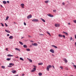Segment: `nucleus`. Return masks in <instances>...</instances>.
Segmentation results:
<instances>
[{
  "label": "nucleus",
  "mask_w": 76,
  "mask_h": 76,
  "mask_svg": "<svg viewBox=\"0 0 76 76\" xmlns=\"http://www.w3.org/2000/svg\"><path fill=\"white\" fill-rule=\"evenodd\" d=\"M52 67V66H51V65H50L48 66L46 68V69H47V71H49L50 68H51Z\"/></svg>",
  "instance_id": "nucleus-1"
},
{
  "label": "nucleus",
  "mask_w": 76,
  "mask_h": 76,
  "mask_svg": "<svg viewBox=\"0 0 76 76\" xmlns=\"http://www.w3.org/2000/svg\"><path fill=\"white\" fill-rule=\"evenodd\" d=\"M32 22H38L39 20L37 19H34L32 20Z\"/></svg>",
  "instance_id": "nucleus-2"
},
{
  "label": "nucleus",
  "mask_w": 76,
  "mask_h": 76,
  "mask_svg": "<svg viewBox=\"0 0 76 76\" xmlns=\"http://www.w3.org/2000/svg\"><path fill=\"white\" fill-rule=\"evenodd\" d=\"M55 27H59L60 26V24H59L56 23L55 24Z\"/></svg>",
  "instance_id": "nucleus-3"
},
{
  "label": "nucleus",
  "mask_w": 76,
  "mask_h": 76,
  "mask_svg": "<svg viewBox=\"0 0 76 76\" xmlns=\"http://www.w3.org/2000/svg\"><path fill=\"white\" fill-rule=\"evenodd\" d=\"M32 18V15H28L27 16V19H30V18Z\"/></svg>",
  "instance_id": "nucleus-4"
},
{
  "label": "nucleus",
  "mask_w": 76,
  "mask_h": 76,
  "mask_svg": "<svg viewBox=\"0 0 76 76\" xmlns=\"http://www.w3.org/2000/svg\"><path fill=\"white\" fill-rule=\"evenodd\" d=\"M32 45H34V46H37V45H38V44L37 43H32Z\"/></svg>",
  "instance_id": "nucleus-5"
},
{
  "label": "nucleus",
  "mask_w": 76,
  "mask_h": 76,
  "mask_svg": "<svg viewBox=\"0 0 76 76\" xmlns=\"http://www.w3.org/2000/svg\"><path fill=\"white\" fill-rule=\"evenodd\" d=\"M50 52L52 53H54V50L53 49H51L50 50Z\"/></svg>",
  "instance_id": "nucleus-6"
},
{
  "label": "nucleus",
  "mask_w": 76,
  "mask_h": 76,
  "mask_svg": "<svg viewBox=\"0 0 76 76\" xmlns=\"http://www.w3.org/2000/svg\"><path fill=\"white\" fill-rule=\"evenodd\" d=\"M48 15V16H49V17H53V15L50 14H49Z\"/></svg>",
  "instance_id": "nucleus-7"
},
{
  "label": "nucleus",
  "mask_w": 76,
  "mask_h": 76,
  "mask_svg": "<svg viewBox=\"0 0 76 76\" xmlns=\"http://www.w3.org/2000/svg\"><path fill=\"white\" fill-rule=\"evenodd\" d=\"M64 61L66 63H67V60L66 58L64 59Z\"/></svg>",
  "instance_id": "nucleus-8"
},
{
  "label": "nucleus",
  "mask_w": 76,
  "mask_h": 76,
  "mask_svg": "<svg viewBox=\"0 0 76 76\" xmlns=\"http://www.w3.org/2000/svg\"><path fill=\"white\" fill-rule=\"evenodd\" d=\"M24 5H25L23 4H20V6H22V8H23V7H24Z\"/></svg>",
  "instance_id": "nucleus-9"
},
{
  "label": "nucleus",
  "mask_w": 76,
  "mask_h": 76,
  "mask_svg": "<svg viewBox=\"0 0 76 76\" xmlns=\"http://www.w3.org/2000/svg\"><path fill=\"white\" fill-rule=\"evenodd\" d=\"M5 31H6V32H7V33H10V31L9 30H8L7 29L5 30Z\"/></svg>",
  "instance_id": "nucleus-10"
},
{
  "label": "nucleus",
  "mask_w": 76,
  "mask_h": 76,
  "mask_svg": "<svg viewBox=\"0 0 76 76\" xmlns=\"http://www.w3.org/2000/svg\"><path fill=\"white\" fill-rule=\"evenodd\" d=\"M15 50H16V51H20V49H19V48H16L15 49Z\"/></svg>",
  "instance_id": "nucleus-11"
},
{
  "label": "nucleus",
  "mask_w": 76,
  "mask_h": 76,
  "mask_svg": "<svg viewBox=\"0 0 76 76\" xmlns=\"http://www.w3.org/2000/svg\"><path fill=\"white\" fill-rule=\"evenodd\" d=\"M63 33H64V34H65L66 35H68V33L67 32L63 31Z\"/></svg>",
  "instance_id": "nucleus-12"
},
{
  "label": "nucleus",
  "mask_w": 76,
  "mask_h": 76,
  "mask_svg": "<svg viewBox=\"0 0 76 76\" xmlns=\"http://www.w3.org/2000/svg\"><path fill=\"white\" fill-rule=\"evenodd\" d=\"M52 46L53 47H54V48H57V47L56 46H55V45H52Z\"/></svg>",
  "instance_id": "nucleus-13"
},
{
  "label": "nucleus",
  "mask_w": 76,
  "mask_h": 76,
  "mask_svg": "<svg viewBox=\"0 0 76 76\" xmlns=\"http://www.w3.org/2000/svg\"><path fill=\"white\" fill-rule=\"evenodd\" d=\"M13 37L12 36H11L9 37V39H13Z\"/></svg>",
  "instance_id": "nucleus-14"
},
{
  "label": "nucleus",
  "mask_w": 76,
  "mask_h": 76,
  "mask_svg": "<svg viewBox=\"0 0 76 76\" xmlns=\"http://www.w3.org/2000/svg\"><path fill=\"white\" fill-rule=\"evenodd\" d=\"M12 72L13 73H15L16 72V70H13L12 71Z\"/></svg>",
  "instance_id": "nucleus-15"
},
{
  "label": "nucleus",
  "mask_w": 76,
  "mask_h": 76,
  "mask_svg": "<svg viewBox=\"0 0 76 76\" xmlns=\"http://www.w3.org/2000/svg\"><path fill=\"white\" fill-rule=\"evenodd\" d=\"M3 4H6L7 2L6 1H3Z\"/></svg>",
  "instance_id": "nucleus-16"
},
{
  "label": "nucleus",
  "mask_w": 76,
  "mask_h": 76,
  "mask_svg": "<svg viewBox=\"0 0 76 76\" xmlns=\"http://www.w3.org/2000/svg\"><path fill=\"white\" fill-rule=\"evenodd\" d=\"M41 19L43 22H45V20L44 19H42V18H41Z\"/></svg>",
  "instance_id": "nucleus-17"
},
{
  "label": "nucleus",
  "mask_w": 76,
  "mask_h": 76,
  "mask_svg": "<svg viewBox=\"0 0 76 76\" xmlns=\"http://www.w3.org/2000/svg\"><path fill=\"white\" fill-rule=\"evenodd\" d=\"M24 48H27V46L26 45H24L23 46Z\"/></svg>",
  "instance_id": "nucleus-18"
},
{
  "label": "nucleus",
  "mask_w": 76,
  "mask_h": 76,
  "mask_svg": "<svg viewBox=\"0 0 76 76\" xmlns=\"http://www.w3.org/2000/svg\"><path fill=\"white\" fill-rule=\"evenodd\" d=\"M9 65L10 66H14V64L12 63H10L9 64Z\"/></svg>",
  "instance_id": "nucleus-19"
},
{
  "label": "nucleus",
  "mask_w": 76,
  "mask_h": 76,
  "mask_svg": "<svg viewBox=\"0 0 76 76\" xmlns=\"http://www.w3.org/2000/svg\"><path fill=\"white\" fill-rule=\"evenodd\" d=\"M49 2V1L48 0V1H45V3H48Z\"/></svg>",
  "instance_id": "nucleus-20"
},
{
  "label": "nucleus",
  "mask_w": 76,
  "mask_h": 76,
  "mask_svg": "<svg viewBox=\"0 0 76 76\" xmlns=\"http://www.w3.org/2000/svg\"><path fill=\"white\" fill-rule=\"evenodd\" d=\"M43 64V63H39L38 64L39 65H42Z\"/></svg>",
  "instance_id": "nucleus-21"
},
{
  "label": "nucleus",
  "mask_w": 76,
  "mask_h": 76,
  "mask_svg": "<svg viewBox=\"0 0 76 76\" xmlns=\"http://www.w3.org/2000/svg\"><path fill=\"white\" fill-rule=\"evenodd\" d=\"M20 60H22V61H24V59H23L22 58H20Z\"/></svg>",
  "instance_id": "nucleus-22"
},
{
  "label": "nucleus",
  "mask_w": 76,
  "mask_h": 76,
  "mask_svg": "<svg viewBox=\"0 0 76 76\" xmlns=\"http://www.w3.org/2000/svg\"><path fill=\"white\" fill-rule=\"evenodd\" d=\"M19 43L20 44H21V45H23V42H19Z\"/></svg>",
  "instance_id": "nucleus-23"
},
{
  "label": "nucleus",
  "mask_w": 76,
  "mask_h": 76,
  "mask_svg": "<svg viewBox=\"0 0 76 76\" xmlns=\"http://www.w3.org/2000/svg\"><path fill=\"white\" fill-rule=\"evenodd\" d=\"M58 36V37H63V36H62V35H61L60 34H59Z\"/></svg>",
  "instance_id": "nucleus-24"
},
{
  "label": "nucleus",
  "mask_w": 76,
  "mask_h": 76,
  "mask_svg": "<svg viewBox=\"0 0 76 76\" xmlns=\"http://www.w3.org/2000/svg\"><path fill=\"white\" fill-rule=\"evenodd\" d=\"M26 50L27 51H31V50H30V49L29 48L26 49Z\"/></svg>",
  "instance_id": "nucleus-25"
},
{
  "label": "nucleus",
  "mask_w": 76,
  "mask_h": 76,
  "mask_svg": "<svg viewBox=\"0 0 76 76\" xmlns=\"http://www.w3.org/2000/svg\"><path fill=\"white\" fill-rule=\"evenodd\" d=\"M11 59V58H7L6 59L8 61H9Z\"/></svg>",
  "instance_id": "nucleus-26"
},
{
  "label": "nucleus",
  "mask_w": 76,
  "mask_h": 76,
  "mask_svg": "<svg viewBox=\"0 0 76 76\" xmlns=\"http://www.w3.org/2000/svg\"><path fill=\"white\" fill-rule=\"evenodd\" d=\"M38 74L39 76H42V73H41V72H39Z\"/></svg>",
  "instance_id": "nucleus-27"
},
{
  "label": "nucleus",
  "mask_w": 76,
  "mask_h": 76,
  "mask_svg": "<svg viewBox=\"0 0 76 76\" xmlns=\"http://www.w3.org/2000/svg\"><path fill=\"white\" fill-rule=\"evenodd\" d=\"M29 61H30V62H31V63H32V60L30 59H29Z\"/></svg>",
  "instance_id": "nucleus-28"
},
{
  "label": "nucleus",
  "mask_w": 76,
  "mask_h": 76,
  "mask_svg": "<svg viewBox=\"0 0 76 76\" xmlns=\"http://www.w3.org/2000/svg\"><path fill=\"white\" fill-rule=\"evenodd\" d=\"M9 16H7L6 18V20H8V19H9Z\"/></svg>",
  "instance_id": "nucleus-29"
},
{
  "label": "nucleus",
  "mask_w": 76,
  "mask_h": 76,
  "mask_svg": "<svg viewBox=\"0 0 76 76\" xmlns=\"http://www.w3.org/2000/svg\"><path fill=\"white\" fill-rule=\"evenodd\" d=\"M47 34H48V35H49L50 36H51V34H50V33H49V32H48V31H47Z\"/></svg>",
  "instance_id": "nucleus-30"
},
{
  "label": "nucleus",
  "mask_w": 76,
  "mask_h": 76,
  "mask_svg": "<svg viewBox=\"0 0 76 76\" xmlns=\"http://www.w3.org/2000/svg\"><path fill=\"white\" fill-rule=\"evenodd\" d=\"M1 67L2 69H5V66H2Z\"/></svg>",
  "instance_id": "nucleus-31"
},
{
  "label": "nucleus",
  "mask_w": 76,
  "mask_h": 76,
  "mask_svg": "<svg viewBox=\"0 0 76 76\" xmlns=\"http://www.w3.org/2000/svg\"><path fill=\"white\" fill-rule=\"evenodd\" d=\"M1 25L2 26H3V27H4V25L3 24V23H1Z\"/></svg>",
  "instance_id": "nucleus-32"
},
{
  "label": "nucleus",
  "mask_w": 76,
  "mask_h": 76,
  "mask_svg": "<svg viewBox=\"0 0 76 76\" xmlns=\"http://www.w3.org/2000/svg\"><path fill=\"white\" fill-rule=\"evenodd\" d=\"M34 71H35V70H34V69H33L31 70V72H34Z\"/></svg>",
  "instance_id": "nucleus-33"
},
{
  "label": "nucleus",
  "mask_w": 76,
  "mask_h": 76,
  "mask_svg": "<svg viewBox=\"0 0 76 76\" xmlns=\"http://www.w3.org/2000/svg\"><path fill=\"white\" fill-rule=\"evenodd\" d=\"M7 67H12V66L10 65L8 66Z\"/></svg>",
  "instance_id": "nucleus-34"
},
{
  "label": "nucleus",
  "mask_w": 76,
  "mask_h": 76,
  "mask_svg": "<svg viewBox=\"0 0 76 76\" xmlns=\"http://www.w3.org/2000/svg\"><path fill=\"white\" fill-rule=\"evenodd\" d=\"M72 39L73 38H72V37H71L69 39H70V41H72Z\"/></svg>",
  "instance_id": "nucleus-35"
},
{
  "label": "nucleus",
  "mask_w": 76,
  "mask_h": 76,
  "mask_svg": "<svg viewBox=\"0 0 76 76\" xmlns=\"http://www.w3.org/2000/svg\"><path fill=\"white\" fill-rule=\"evenodd\" d=\"M8 57H11V55L8 54L7 55Z\"/></svg>",
  "instance_id": "nucleus-36"
},
{
  "label": "nucleus",
  "mask_w": 76,
  "mask_h": 76,
  "mask_svg": "<svg viewBox=\"0 0 76 76\" xmlns=\"http://www.w3.org/2000/svg\"><path fill=\"white\" fill-rule=\"evenodd\" d=\"M62 37H63V38H66V37L65 36V35H63L62 36Z\"/></svg>",
  "instance_id": "nucleus-37"
},
{
  "label": "nucleus",
  "mask_w": 76,
  "mask_h": 76,
  "mask_svg": "<svg viewBox=\"0 0 76 76\" xmlns=\"http://www.w3.org/2000/svg\"><path fill=\"white\" fill-rule=\"evenodd\" d=\"M60 68L61 69H63V67H62V66H60Z\"/></svg>",
  "instance_id": "nucleus-38"
},
{
  "label": "nucleus",
  "mask_w": 76,
  "mask_h": 76,
  "mask_svg": "<svg viewBox=\"0 0 76 76\" xmlns=\"http://www.w3.org/2000/svg\"><path fill=\"white\" fill-rule=\"evenodd\" d=\"M53 12H56V10H53Z\"/></svg>",
  "instance_id": "nucleus-39"
},
{
  "label": "nucleus",
  "mask_w": 76,
  "mask_h": 76,
  "mask_svg": "<svg viewBox=\"0 0 76 76\" xmlns=\"http://www.w3.org/2000/svg\"><path fill=\"white\" fill-rule=\"evenodd\" d=\"M5 24L6 26H8L7 25V24H6V23H5Z\"/></svg>",
  "instance_id": "nucleus-40"
},
{
  "label": "nucleus",
  "mask_w": 76,
  "mask_h": 76,
  "mask_svg": "<svg viewBox=\"0 0 76 76\" xmlns=\"http://www.w3.org/2000/svg\"><path fill=\"white\" fill-rule=\"evenodd\" d=\"M73 66L74 67H75V69H76V65H74Z\"/></svg>",
  "instance_id": "nucleus-41"
},
{
  "label": "nucleus",
  "mask_w": 76,
  "mask_h": 76,
  "mask_svg": "<svg viewBox=\"0 0 76 76\" xmlns=\"http://www.w3.org/2000/svg\"><path fill=\"white\" fill-rule=\"evenodd\" d=\"M74 23H76V20H74Z\"/></svg>",
  "instance_id": "nucleus-42"
},
{
  "label": "nucleus",
  "mask_w": 76,
  "mask_h": 76,
  "mask_svg": "<svg viewBox=\"0 0 76 76\" xmlns=\"http://www.w3.org/2000/svg\"><path fill=\"white\" fill-rule=\"evenodd\" d=\"M6 51H8V48H6Z\"/></svg>",
  "instance_id": "nucleus-43"
},
{
  "label": "nucleus",
  "mask_w": 76,
  "mask_h": 76,
  "mask_svg": "<svg viewBox=\"0 0 76 76\" xmlns=\"http://www.w3.org/2000/svg\"><path fill=\"white\" fill-rule=\"evenodd\" d=\"M24 25H26V23H25V22L24 23Z\"/></svg>",
  "instance_id": "nucleus-44"
},
{
  "label": "nucleus",
  "mask_w": 76,
  "mask_h": 76,
  "mask_svg": "<svg viewBox=\"0 0 76 76\" xmlns=\"http://www.w3.org/2000/svg\"><path fill=\"white\" fill-rule=\"evenodd\" d=\"M7 36H8V37L9 36H10V34H7Z\"/></svg>",
  "instance_id": "nucleus-45"
},
{
  "label": "nucleus",
  "mask_w": 76,
  "mask_h": 76,
  "mask_svg": "<svg viewBox=\"0 0 76 76\" xmlns=\"http://www.w3.org/2000/svg\"><path fill=\"white\" fill-rule=\"evenodd\" d=\"M33 69L34 70H36V68H34Z\"/></svg>",
  "instance_id": "nucleus-46"
},
{
  "label": "nucleus",
  "mask_w": 76,
  "mask_h": 76,
  "mask_svg": "<svg viewBox=\"0 0 76 76\" xmlns=\"http://www.w3.org/2000/svg\"><path fill=\"white\" fill-rule=\"evenodd\" d=\"M39 35H41V36H42V35H44V34H39Z\"/></svg>",
  "instance_id": "nucleus-47"
},
{
  "label": "nucleus",
  "mask_w": 76,
  "mask_h": 76,
  "mask_svg": "<svg viewBox=\"0 0 76 76\" xmlns=\"http://www.w3.org/2000/svg\"><path fill=\"white\" fill-rule=\"evenodd\" d=\"M75 39H76V35H75Z\"/></svg>",
  "instance_id": "nucleus-48"
},
{
  "label": "nucleus",
  "mask_w": 76,
  "mask_h": 76,
  "mask_svg": "<svg viewBox=\"0 0 76 76\" xmlns=\"http://www.w3.org/2000/svg\"><path fill=\"white\" fill-rule=\"evenodd\" d=\"M33 66H34V68H36V66L33 65Z\"/></svg>",
  "instance_id": "nucleus-49"
},
{
  "label": "nucleus",
  "mask_w": 76,
  "mask_h": 76,
  "mask_svg": "<svg viewBox=\"0 0 76 76\" xmlns=\"http://www.w3.org/2000/svg\"><path fill=\"white\" fill-rule=\"evenodd\" d=\"M62 4H63V5H64V4H65L63 2L62 3Z\"/></svg>",
  "instance_id": "nucleus-50"
},
{
  "label": "nucleus",
  "mask_w": 76,
  "mask_h": 76,
  "mask_svg": "<svg viewBox=\"0 0 76 76\" xmlns=\"http://www.w3.org/2000/svg\"><path fill=\"white\" fill-rule=\"evenodd\" d=\"M1 7H3L1 5Z\"/></svg>",
  "instance_id": "nucleus-51"
},
{
  "label": "nucleus",
  "mask_w": 76,
  "mask_h": 76,
  "mask_svg": "<svg viewBox=\"0 0 76 76\" xmlns=\"http://www.w3.org/2000/svg\"><path fill=\"white\" fill-rule=\"evenodd\" d=\"M22 76H25V75L24 74V73H23V74H22Z\"/></svg>",
  "instance_id": "nucleus-52"
},
{
  "label": "nucleus",
  "mask_w": 76,
  "mask_h": 76,
  "mask_svg": "<svg viewBox=\"0 0 76 76\" xmlns=\"http://www.w3.org/2000/svg\"><path fill=\"white\" fill-rule=\"evenodd\" d=\"M53 69H55V67H54V65H53Z\"/></svg>",
  "instance_id": "nucleus-53"
},
{
  "label": "nucleus",
  "mask_w": 76,
  "mask_h": 76,
  "mask_svg": "<svg viewBox=\"0 0 76 76\" xmlns=\"http://www.w3.org/2000/svg\"><path fill=\"white\" fill-rule=\"evenodd\" d=\"M75 46L76 47V42H75Z\"/></svg>",
  "instance_id": "nucleus-54"
},
{
  "label": "nucleus",
  "mask_w": 76,
  "mask_h": 76,
  "mask_svg": "<svg viewBox=\"0 0 76 76\" xmlns=\"http://www.w3.org/2000/svg\"><path fill=\"white\" fill-rule=\"evenodd\" d=\"M15 58H18V56H16L15 57Z\"/></svg>",
  "instance_id": "nucleus-55"
},
{
  "label": "nucleus",
  "mask_w": 76,
  "mask_h": 76,
  "mask_svg": "<svg viewBox=\"0 0 76 76\" xmlns=\"http://www.w3.org/2000/svg\"><path fill=\"white\" fill-rule=\"evenodd\" d=\"M7 3H9V1H7Z\"/></svg>",
  "instance_id": "nucleus-56"
},
{
  "label": "nucleus",
  "mask_w": 76,
  "mask_h": 76,
  "mask_svg": "<svg viewBox=\"0 0 76 76\" xmlns=\"http://www.w3.org/2000/svg\"><path fill=\"white\" fill-rule=\"evenodd\" d=\"M13 55H11V57H13Z\"/></svg>",
  "instance_id": "nucleus-57"
},
{
  "label": "nucleus",
  "mask_w": 76,
  "mask_h": 76,
  "mask_svg": "<svg viewBox=\"0 0 76 76\" xmlns=\"http://www.w3.org/2000/svg\"><path fill=\"white\" fill-rule=\"evenodd\" d=\"M70 23H68V25H70Z\"/></svg>",
  "instance_id": "nucleus-58"
},
{
  "label": "nucleus",
  "mask_w": 76,
  "mask_h": 76,
  "mask_svg": "<svg viewBox=\"0 0 76 76\" xmlns=\"http://www.w3.org/2000/svg\"><path fill=\"white\" fill-rule=\"evenodd\" d=\"M28 37H31V36H29V35H28Z\"/></svg>",
  "instance_id": "nucleus-59"
},
{
  "label": "nucleus",
  "mask_w": 76,
  "mask_h": 76,
  "mask_svg": "<svg viewBox=\"0 0 76 76\" xmlns=\"http://www.w3.org/2000/svg\"><path fill=\"white\" fill-rule=\"evenodd\" d=\"M31 41V42H33V41Z\"/></svg>",
  "instance_id": "nucleus-60"
},
{
  "label": "nucleus",
  "mask_w": 76,
  "mask_h": 76,
  "mask_svg": "<svg viewBox=\"0 0 76 76\" xmlns=\"http://www.w3.org/2000/svg\"><path fill=\"white\" fill-rule=\"evenodd\" d=\"M52 56H54V55H52Z\"/></svg>",
  "instance_id": "nucleus-61"
},
{
  "label": "nucleus",
  "mask_w": 76,
  "mask_h": 76,
  "mask_svg": "<svg viewBox=\"0 0 76 76\" xmlns=\"http://www.w3.org/2000/svg\"><path fill=\"white\" fill-rule=\"evenodd\" d=\"M23 38V37H21V39H22Z\"/></svg>",
  "instance_id": "nucleus-62"
},
{
  "label": "nucleus",
  "mask_w": 76,
  "mask_h": 76,
  "mask_svg": "<svg viewBox=\"0 0 76 76\" xmlns=\"http://www.w3.org/2000/svg\"><path fill=\"white\" fill-rule=\"evenodd\" d=\"M31 47H32V45H30Z\"/></svg>",
  "instance_id": "nucleus-63"
},
{
  "label": "nucleus",
  "mask_w": 76,
  "mask_h": 76,
  "mask_svg": "<svg viewBox=\"0 0 76 76\" xmlns=\"http://www.w3.org/2000/svg\"><path fill=\"white\" fill-rule=\"evenodd\" d=\"M14 23H15V22H14Z\"/></svg>",
  "instance_id": "nucleus-64"
}]
</instances>
